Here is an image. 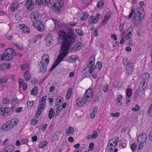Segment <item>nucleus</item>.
<instances>
[{"label":"nucleus","mask_w":152,"mask_h":152,"mask_svg":"<svg viewBox=\"0 0 152 152\" xmlns=\"http://www.w3.org/2000/svg\"><path fill=\"white\" fill-rule=\"evenodd\" d=\"M54 111L52 108H51L49 110L48 116L50 119H51L53 117L54 114Z\"/></svg>","instance_id":"de8ad7c7"},{"label":"nucleus","mask_w":152,"mask_h":152,"mask_svg":"<svg viewBox=\"0 0 152 152\" xmlns=\"http://www.w3.org/2000/svg\"><path fill=\"white\" fill-rule=\"evenodd\" d=\"M95 62V58L94 56H91L88 60V66L89 65V66H91L93 68L95 69V67L94 66Z\"/></svg>","instance_id":"aec40b11"},{"label":"nucleus","mask_w":152,"mask_h":152,"mask_svg":"<svg viewBox=\"0 0 152 152\" xmlns=\"http://www.w3.org/2000/svg\"><path fill=\"white\" fill-rule=\"evenodd\" d=\"M14 150V146L13 145H9L5 148L3 152H13Z\"/></svg>","instance_id":"a878e982"},{"label":"nucleus","mask_w":152,"mask_h":152,"mask_svg":"<svg viewBox=\"0 0 152 152\" xmlns=\"http://www.w3.org/2000/svg\"><path fill=\"white\" fill-rule=\"evenodd\" d=\"M7 51L10 52L14 56L20 55V57L21 56V55L19 53H16L14 49V48H7Z\"/></svg>","instance_id":"58836bf2"},{"label":"nucleus","mask_w":152,"mask_h":152,"mask_svg":"<svg viewBox=\"0 0 152 152\" xmlns=\"http://www.w3.org/2000/svg\"><path fill=\"white\" fill-rule=\"evenodd\" d=\"M104 4V2L103 1H99L97 4V6L98 8H100L102 7Z\"/></svg>","instance_id":"bf43d9fd"},{"label":"nucleus","mask_w":152,"mask_h":152,"mask_svg":"<svg viewBox=\"0 0 152 152\" xmlns=\"http://www.w3.org/2000/svg\"><path fill=\"white\" fill-rule=\"evenodd\" d=\"M93 92L92 90L90 88L87 90L84 94L83 97L88 102L90 101L92 99Z\"/></svg>","instance_id":"6e6552de"},{"label":"nucleus","mask_w":152,"mask_h":152,"mask_svg":"<svg viewBox=\"0 0 152 152\" xmlns=\"http://www.w3.org/2000/svg\"><path fill=\"white\" fill-rule=\"evenodd\" d=\"M18 102V100L17 99H14L12 101L11 103L12 104L15 105L17 104Z\"/></svg>","instance_id":"69168bd1"},{"label":"nucleus","mask_w":152,"mask_h":152,"mask_svg":"<svg viewBox=\"0 0 152 152\" xmlns=\"http://www.w3.org/2000/svg\"><path fill=\"white\" fill-rule=\"evenodd\" d=\"M77 58L76 56L72 55L69 57V59L67 61L69 63L74 62L77 60Z\"/></svg>","instance_id":"2f4dec72"},{"label":"nucleus","mask_w":152,"mask_h":152,"mask_svg":"<svg viewBox=\"0 0 152 152\" xmlns=\"http://www.w3.org/2000/svg\"><path fill=\"white\" fill-rule=\"evenodd\" d=\"M150 74L147 72H145L143 73L141 76V77L143 79V81H145L146 82L148 81L149 78H150Z\"/></svg>","instance_id":"bb28decb"},{"label":"nucleus","mask_w":152,"mask_h":152,"mask_svg":"<svg viewBox=\"0 0 152 152\" xmlns=\"http://www.w3.org/2000/svg\"><path fill=\"white\" fill-rule=\"evenodd\" d=\"M133 27L132 26H129L127 32V35L126 38L127 40H128L130 39V36H132V32H133Z\"/></svg>","instance_id":"c85d7f7f"},{"label":"nucleus","mask_w":152,"mask_h":152,"mask_svg":"<svg viewBox=\"0 0 152 152\" xmlns=\"http://www.w3.org/2000/svg\"><path fill=\"white\" fill-rule=\"evenodd\" d=\"M96 65L97 66V68H98L99 69H100L102 68V63L101 62L98 61L96 63Z\"/></svg>","instance_id":"0e129e2a"},{"label":"nucleus","mask_w":152,"mask_h":152,"mask_svg":"<svg viewBox=\"0 0 152 152\" xmlns=\"http://www.w3.org/2000/svg\"><path fill=\"white\" fill-rule=\"evenodd\" d=\"M51 4H53V6L55 8L56 11L58 12L60 10V8L62 7L63 3L62 2H59L56 0H53Z\"/></svg>","instance_id":"9b49d317"},{"label":"nucleus","mask_w":152,"mask_h":152,"mask_svg":"<svg viewBox=\"0 0 152 152\" xmlns=\"http://www.w3.org/2000/svg\"><path fill=\"white\" fill-rule=\"evenodd\" d=\"M45 40L47 43L50 44L52 43L53 39L50 35H48L46 37Z\"/></svg>","instance_id":"ea45409f"},{"label":"nucleus","mask_w":152,"mask_h":152,"mask_svg":"<svg viewBox=\"0 0 152 152\" xmlns=\"http://www.w3.org/2000/svg\"><path fill=\"white\" fill-rule=\"evenodd\" d=\"M10 102V100L9 97H5L3 99V103L4 104H6Z\"/></svg>","instance_id":"603ef678"},{"label":"nucleus","mask_w":152,"mask_h":152,"mask_svg":"<svg viewBox=\"0 0 152 152\" xmlns=\"http://www.w3.org/2000/svg\"><path fill=\"white\" fill-rule=\"evenodd\" d=\"M24 77L26 81L29 80L31 77V76L28 70L26 71L23 74Z\"/></svg>","instance_id":"f704fd0d"},{"label":"nucleus","mask_w":152,"mask_h":152,"mask_svg":"<svg viewBox=\"0 0 152 152\" xmlns=\"http://www.w3.org/2000/svg\"><path fill=\"white\" fill-rule=\"evenodd\" d=\"M148 113L149 116H152V104L148 107Z\"/></svg>","instance_id":"13d9d810"},{"label":"nucleus","mask_w":152,"mask_h":152,"mask_svg":"<svg viewBox=\"0 0 152 152\" xmlns=\"http://www.w3.org/2000/svg\"><path fill=\"white\" fill-rule=\"evenodd\" d=\"M111 15V13H107L105 16L102 22L105 24L106 23L108 20L110 18Z\"/></svg>","instance_id":"c9c22d12"},{"label":"nucleus","mask_w":152,"mask_h":152,"mask_svg":"<svg viewBox=\"0 0 152 152\" xmlns=\"http://www.w3.org/2000/svg\"><path fill=\"white\" fill-rule=\"evenodd\" d=\"M72 89L71 88H70L68 89L66 96V98L67 99H70L72 95Z\"/></svg>","instance_id":"a19ab883"},{"label":"nucleus","mask_w":152,"mask_h":152,"mask_svg":"<svg viewBox=\"0 0 152 152\" xmlns=\"http://www.w3.org/2000/svg\"><path fill=\"white\" fill-rule=\"evenodd\" d=\"M11 66V65L8 63L2 64L0 65V70L5 71L10 68Z\"/></svg>","instance_id":"b1692460"},{"label":"nucleus","mask_w":152,"mask_h":152,"mask_svg":"<svg viewBox=\"0 0 152 152\" xmlns=\"http://www.w3.org/2000/svg\"><path fill=\"white\" fill-rule=\"evenodd\" d=\"M28 107L29 109H31L34 104L33 101H28L27 102Z\"/></svg>","instance_id":"864d4df0"},{"label":"nucleus","mask_w":152,"mask_h":152,"mask_svg":"<svg viewBox=\"0 0 152 152\" xmlns=\"http://www.w3.org/2000/svg\"><path fill=\"white\" fill-rule=\"evenodd\" d=\"M46 98L47 96H44L39 100V105L36 112V115L37 117L40 115L43 110L45 108Z\"/></svg>","instance_id":"39448f33"},{"label":"nucleus","mask_w":152,"mask_h":152,"mask_svg":"<svg viewBox=\"0 0 152 152\" xmlns=\"http://www.w3.org/2000/svg\"><path fill=\"white\" fill-rule=\"evenodd\" d=\"M29 65L27 63H23V64L20 66V69L22 70H24L27 68L28 70H29Z\"/></svg>","instance_id":"4c0bfd02"},{"label":"nucleus","mask_w":152,"mask_h":152,"mask_svg":"<svg viewBox=\"0 0 152 152\" xmlns=\"http://www.w3.org/2000/svg\"><path fill=\"white\" fill-rule=\"evenodd\" d=\"M132 12L130 13L129 15V18H131L134 13L133 17L132 19V21H135L134 22L135 24H139L141 21H142L144 17V14L141 12V9L137 8L135 10L132 8Z\"/></svg>","instance_id":"7ed1b4c3"},{"label":"nucleus","mask_w":152,"mask_h":152,"mask_svg":"<svg viewBox=\"0 0 152 152\" xmlns=\"http://www.w3.org/2000/svg\"><path fill=\"white\" fill-rule=\"evenodd\" d=\"M148 82L142 80L140 83L139 87V90L140 91H142L145 90L147 86Z\"/></svg>","instance_id":"6ab92c4d"},{"label":"nucleus","mask_w":152,"mask_h":152,"mask_svg":"<svg viewBox=\"0 0 152 152\" xmlns=\"http://www.w3.org/2000/svg\"><path fill=\"white\" fill-rule=\"evenodd\" d=\"M33 26L36 27L37 29L39 31L42 32L44 30V26L42 22L39 20H37L35 21L33 23Z\"/></svg>","instance_id":"1a4fd4ad"},{"label":"nucleus","mask_w":152,"mask_h":152,"mask_svg":"<svg viewBox=\"0 0 152 152\" xmlns=\"http://www.w3.org/2000/svg\"><path fill=\"white\" fill-rule=\"evenodd\" d=\"M87 102L86 99L83 97L82 98L79 97L77 99L76 102V104L77 107H80L82 106Z\"/></svg>","instance_id":"f8f14e48"},{"label":"nucleus","mask_w":152,"mask_h":152,"mask_svg":"<svg viewBox=\"0 0 152 152\" xmlns=\"http://www.w3.org/2000/svg\"><path fill=\"white\" fill-rule=\"evenodd\" d=\"M22 109V108L21 107H16L15 106H12L11 107L12 111L17 113H20Z\"/></svg>","instance_id":"7c9ffc66"},{"label":"nucleus","mask_w":152,"mask_h":152,"mask_svg":"<svg viewBox=\"0 0 152 152\" xmlns=\"http://www.w3.org/2000/svg\"><path fill=\"white\" fill-rule=\"evenodd\" d=\"M123 98L122 96L121 95H118L117 96V97L116 100V102L117 104L121 106L122 104L121 99Z\"/></svg>","instance_id":"e433bc0d"},{"label":"nucleus","mask_w":152,"mask_h":152,"mask_svg":"<svg viewBox=\"0 0 152 152\" xmlns=\"http://www.w3.org/2000/svg\"><path fill=\"white\" fill-rule=\"evenodd\" d=\"M56 104L58 103L61 106L60 103L63 102V99L61 96H59L57 97L56 100Z\"/></svg>","instance_id":"8fccbe9b"},{"label":"nucleus","mask_w":152,"mask_h":152,"mask_svg":"<svg viewBox=\"0 0 152 152\" xmlns=\"http://www.w3.org/2000/svg\"><path fill=\"white\" fill-rule=\"evenodd\" d=\"M110 115L112 117H117L119 116L120 113L119 112H116L115 113H110Z\"/></svg>","instance_id":"e2e57ef3"},{"label":"nucleus","mask_w":152,"mask_h":152,"mask_svg":"<svg viewBox=\"0 0 152 152\" xmlns=\"http://www.w3.org/2000/svg\"><path fill=\"white\" fill-rule=\"evenodd\" d=\"M10 8L11 11H14L15 10L17 9V7L15 6V4H13L11 5Z\"/></svg>","instance_id":"774afa93"},{"label":"nucleus","mask_w":152,"mask_h":152,"mask_svg":"<svg viewBox=\"0 0 152 152\" xmlns=\"http://www.w3.org/2000/svg\"><path fill=\"white\" fill-rule=\"evenodd\" d=\"M79 50L80 48H61L60 53L57 58L50 69L52 70L56 68L63 61L64 58L69 51L74 52Z\"/></svg>","instance_id":"f03ea898"},{"label":"nucleus","mask_w":152,"mask_h":152,"mask_svg":"<svg viewBox=\"0 0 152 152\" xmlns=\"http://www.w3.org/2000/svg\"><path fill=\"white\" fill-rule=\"evenodd\" d=\"M137 147V144L135 143H133V144H131L130 146V148L132 151H135Z\"/></svg>","instance_id":"09e8293b"},{"label":"nucleus","mask_w":152,"mask_h":152,"mask_svg":"<svg viewBox=\"0 0 152 152\" xmlns=\"http://www.w3.org/2000/svg\"><path fill=\"white\" fill-rule=\"evenodd\" d=\"M119 140V138L118 137L113 138L109 140L108 144L109 145L115 147Z\"/></svg>","instance_id":"a211bd4d"},{"label":"nucleus","mask_w":152,"mask_h":152,"mask_svg":"<svg viewBox=\"0 0 152 152\" xmlns=\"http://www.w3.org/2000/svg\"><path fill=\"white\" fill-rule=\"evenodd\" d=\"M37 120L34 118H33L32 119L31 121V125H36L37 124Z\"/></svg>","instance_id":"680f3d73"},{"label":"nucleus","mask_w":152,"mask_h":152,"mask_svg":"<svg viewBox=\"0 0 152 152\" xmlns=\"http://www.w3.org/2000/svg\"><path fill=\"white\" fill-rule=\"evenodd\" d=\"M147 136L145 134H140L137 138L138 142L144 143L146 141Z\"/></svg>","instance_id":"f3484780"},{"label":"nucleus","mask_w":152,"mask_h":152,"mask_svg":"<svg viewBox=\"0 0 152 152\" xmlns=\"http://www.w3.org/2000/svg\"><path fill=\"white\" fill-rule=\"evenodd\" d=\"M126 142H123L121 143L120 144L119 146L120 147L122 148H125L127 146V144Z\"/></svg>","instance_id":"052dcab7"},{"label":"nucleus","mask_w":152,"mask_h":152,"mask_svg":"<svg viewBox=\"0 0 152 152\" xmlns=\"http://www.w3.org/2000/svg\"><path fill=\"white\" fill-rule=\"evenodd\" d=\"M38 93V88L37 87H34L31 91V94L33 95H35Z\"/></svg>","instance_id":"49530a36"},{"label":"nucleus","mask_w":152,"mask_h":152,"mask_svg":"<svg viewBox=\"0 0 152 152\" xmlns=\"http://www.w3.org/2000/svg\"><path fill=\"white\" fill-rule=\"evenodd\" d=\"M8 80V79L6 77H2L0 78V85L4 83H7V81Z\"/></svg>","instance_id":"6e6d98bb"},{"label":"nucleus","mask_w":152,"mask_h":152,"mask_svg":"<svg viewBox=\"0 0 152 152\" xmlns=\"http://www.w3.org/2000/svg\"><path fill=\"white\" fill-rule=\"evenodd\" d=\"M100 130L99 129H97L96 130L94 131L93 134L92 135V138L95 139L97 138L99 134L100 133Z\"/></svg>","instance_id":"473e14b6"},{"label":"nucleus","mask_w":152,"mask_h":152,"mask_svg":"<svg viewBox=\"0 0 152 152\" xmlns=\"http://www.w3.org/2000/svg\"><path fill=\"white\" fill-rule=\"evenodd\" d=\"M39 17L38 12L36 11H34L30 15L32 21L38 19Z\"/></svg>","instance_id":"5701e85b"},{"label":"nucleus","mask_w":152,"mask_h":152,"mask_svg":"<svg viewBox=\"0 0 152 152\" xmlns=\"http://www.w3.org/2000/svg\"><path fill=\"white\" fill-rule=\"evenodd\" d=\"M60 133L59 132H56L53 136L52 141L53 142L57 140L59 138Z\"/></svg>","instance_id":"c03bdc74"},{"label":"nucleus","mask_w":152,"mask_h":152,"mask_svg":"<svg viewBox=\"0 0 152 152\" xmlns=\"http://www.w3.org/2000/svg\"><path fill=\"white\" fill-rule=\"evenodd\" d=\"M134 68L132 64H128L126 66V74L128 75H130L133 72Z\"/></svg>","instance_id":"2eb2a0df"},{"label":"nucleus","mask_w":152,"mask_h":152,"mask_svg":"<svg viewBox=\"0 0 152 152\" xmlns=\"http://www.w3.org/2000/svg\"><path fill=\"white\" fill-rule=\"evenodd\" d=\"M18 123V120L17 118H13L5 123L1 128L4 131H8L12 128Z\"/></svg>","instance_id":"20e7f679"},{"label":"nucleus","mask_w":152,"mask_h":152,"mask_svg":"<svg viewBox=\"0 0 152 152\" xmlns=\"http://www.w3.org/2000/svg\"><path fill=\"white\" fill-rule=\"evenodd\" d=\"M36 0H27L25 4V7L29 10H32L33 6L36 5Z\"/></svg>","instance_id":"0eeeda50"},{"label":"nucleus","mask_w":152,"mask_h":152,"mask_svg":"<svg viewBox=\"0 0 152 152\" xmlns=\"http://www.w3.org/2000/svg\"><path fill=\"white\" fill-rule=\"evenodd\" d=\"M140 109V107L137 104H136L133 107L132 109V110L134 111H138Z\"/></svg>","instance_id":"4d7b16f0"},{"label":"nucleus","mask_w":152,"mask_h":152,"mask_svg":"<svg viewBox=\"0 0 152 152\" xmlns=\"http://www.w3.org/2000/svg\"><path fill=\"white\" fill-rule=\"evenodd\" d=\"M18 83L19 85L20 88L22 86H23V91L26 90L27 88V86L26 83H25L24 81L22 78H20L19 80Z\"/></svg>","instance_id":"412c9836"},{"label":"nucleus","mask_w":152,"mask_h":152,"mask_svg":"<svg viewBox=\"0 0 152 152\" xmlns=\"http://www.w3.org/2000/svg\"><path fill=\"white\" fill-rule=\"evenodd\" d=\"M74 132V129L72 127H68L66 130V134L67 136L72 135Z\"/></svg>","instance_id":"cd10ccee"},{"label":"nucleus","mask_w":152,"mask_h":152,"mask_svg":"<svg viewBox=\"0 0 152 152\" xmlns=\"http://www.w3.org/2000/svg\"><path fill=\"white\" fill-rule=\"evenodd\" d=\"M10 110L8 107L0 108V115L4 116H8L10 113Z\"/></svg>","instance_id":"9d476101"},{"label":"nucleus","mask_w":152,"mask_h":152,"mask_svg":"<svg viewBox=\"0 0 152 152\" xmlns=\"http://www.w3.org/2000/svg\"><path fill=\"white\" fill-rule=\"evenodd\" d=\"M48 65H45L44 64H39L38 67L39 69L40 72L44 73L46 72L47 69V67Z\"/></svg>","instance_id":"4be33fe9"},{"label":"nucleus","mask_w":152,"mask_h":152,"mask_svg":"<svg viewBox=\"0 0 152 152\" xmlns=\"http://www.w3.org/2000/svg\"><path fill=\"white\" fill-rule=\"evenodd\" d=\"M19 28L24 33L28 34L30 32L29 30L25 24L20 25Z\"/></svg>","instance_id":"393cba45"},{"label":"nucleus","mask_w":152,"mask_h":152,"mask_svg":"<svg viewBox=\"0 0 152 152\" xmlns=\"http://www.w3.org/2000/svg\"><path fill=\"white\" fill-rule=\"evenodd\" d=\"M48 142L47 140H44L40 144L39 147V148H42L45 147L48 143Z\"/></svg>","instance_id":"a18cd8bd"},{"label":"nucleus","mask_w":152,"mask_h":152,"mask_svg":"<svg viewBox=\"0 0 152 152\" xmlns=\"http://www.w3.org/2000/svg\"><path fill=\"white\" fill-rule=\"evenodd\" d=\"M13 59V56L11 54L7 53H4L0 55V60H5L6 61H9Z\"/></svg>","instance_id":"423d86ee"},{"label":"nucleus","mask_w":152,"mask_h":152,"mask_svg":"<svg viewBox=\"0 0 152 152\" xmlns=\"http://www.w3.org/2000/svg\"><path fill=\"white\" fill-rule=\"evenodd\" d=\"M50 61L49 56L47 54H45L42 56L40 63L43 64L48 65Z\"/></svg>","instance_id":"ddd939ff"},{"label":"nucleus","mask_w":152,"mask_h":152,"mask_svg":"<svg viewBox=\"0 0 152 152\" xmlns=\"http://www.w3.org/2000/svg\"><path fill=\"white\" fill-rule=\"evenodd\" d=\"M115 147L112 146L111 145H109L108 144L106 151V152H112Z\"/></svg>","instance_id":"37998d69"},{"label":"nucleus","mask_w":152,"mask_h":152,"mask_svg":"<svg viewBox=\"0 0 152 152\" xmlns=\"http://www.w3.org/2000/svg\"><path fill=\"white\" fill-rule=\"evenodd\" d=\"M56 108L55 110V112H54V115H58L60 113V110L62 109L61 106L57 103L56 105Z\"/></svg>","instance_id":"72a5a7b5"},{"label":"nucleus","mask_w":152,"mask_h":152,"mask_svg":"<svg viewBox=\"0 0 152 152\" xmlns=\"http://www.w3.org/2000/svg\"><path fill=\"white\" fill-rule=\"evenodd\" d=\"M75 32L80 36H82L83 34V32L81 29H76Z\"/></svg>","instance_id":"5fc2aeb1"},{"label":"nucleus","mask_w":152,"mask_h":152,"mask_svg":"<svg viewBox=\"0 0 152 152\" xmlns=\"http://www.w3.org/2000/svg\"><path fill=\"white\" fill-rule=\"evenodd\" d=\"M144 143L142 142H138V150H140V149H141L143 148V144Z\"/></svg>","instance_id":"338daca9"},{"label":"nucleus","mask_w":152,"mask_h":152,"mask_svg":"<svg viewBox=\"0 0 152 152\" xmlns=\"http://www.w3.org/2000/svg\"><path fill=\"white\" fill-rule=\"evenodd\" d=\"M94 69L91 66H89V65L87 66V67L85 68L82 71V73L84 75L86 76L87 75L91 73L94 70Z\"/></svg>","instance_id":"4468645a"},{"label":"nucleus","mask_w":152,"mask_h":152,"mask_svg":"<svg viewBox=\"0 0 152 152\" xmlns=\"http://www.w3.org/2000/svg\"><path fill=\"white\" fill-rule=\"evenodd\" d=\"M126 95L127 97H131L132 95V90L130 88H128L126 92Z\"/></svg>","instance_id":"3c124183"},{"label":"nucleus","mask_w":152,"mask_h":152,"mask_svg":"<svg viewBox=\"0 0 152 152\" xmlns=\"http://www.w3.org/2000/svg\"><path fill=\"white\" fill-rule=\"evenodd\" d=\"M82 13L83 14V16L80 18V20L81 21L85 20L88 17V12H84L83 11Z\"/></svg>","instance_id":"79ce46f5"},{"label":"nucleus","mask_w":152,"mask_h":152,"mask_svg":"<svg viewBox=\"0 0 152 152\" xmlns=\"http://www.w3.org/2000/svg\"><path fill=\"white\" fill-rule=\"evenodd\" d=\"M60 32L62 33L59 34V38L63 40L62 45L60 48H69L75 39V35L73 34L71 29H70L67 33L62 30Z\"/></svg>","instance_id":"f257e3e1"},{"label":"nucleus","mask_w":152,"mask_h":152,"mask_svg":"<svg viewBox=\"0 0 152 152\" xmlns=\"http://www.w3.org/2000/svg\"><path fill=\"white\" fill-rule=\"evenodd\" d=\"M101 15L99 13L96 15V18H94L92 16H91L89 18L88 20L90 23L92 24V23H96L97 22V21L99 20V16H101Z\"/></svg>","instance_id":"dca6fc26"},{"label":"nucleus","mask_w":152,"mask_h":152,"mask_svg":"<svg viewBox=\"0 0 152 152\" xmlns=\"http://www.w3.org/2000/svg\"><path fill=\"white\" fill-rule=\"evenodd\" d=\"M97 108L95 106L94 107L92 110H91V113L90 114V117L93 118L95 117L96 114L97 112Z\"/></svg>","instance_id":"c756f323"}]
</instances>
